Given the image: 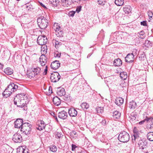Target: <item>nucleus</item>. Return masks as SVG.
I'll use <instances>...</instances> for the list:
<instances>
[{
    "label": "nucleus",
    "mask_w": 153,
    "mask_h": 153,
    "mask_svg": "<svg viewBox=\"0 0 153 153\" xmlns=\"http://www.w3.org/2000/svg\"><path fill=\"white\" fill-rule=\"evenodd\" d=\"M18 88V86L17 85L13 83H11L3 93V97L5 98L9 97L12 93L16 91Z\"/></svg>",
    "instance_id": "1"
},
{
    "label": "nucleus",
    "mask_w": 153,
    "mask_h": 153,
    "mask_svg": "<svg viewBox=\"0 0 153 153\" xmlns=\"http://www.w3.org/2000/svg\"><path fill=\"white\" fill-rule=\"evenodd\" d=\"M38 26L40 29H45L48 25V20L43 16L38 17L37 19Z\"/></svg>",
    "instance_id": "2"
},
{
    "label": "nucleus",
    "mask_w": 153,
    "mask_h": 153,
    "mask_svg": "<svg viewBox=\"0 0 153 153\" xmlns=\"http://www.w3.org/2000/svg\"><path fill=\"white\" fill-rule=\"evenodd\" d=\"M32 126L31 124L27 123H24L22 126L20 131L22 133L26 135H28L30 134Z\"/></svg>",
    "instance_id": "3"
},
{
    "label": "nucleus",
    "mask_w": 153,
    "mask_h": 153,
    "mask_svg": "<svg viewBox=\"0 0 153 153\" xmlns=\"http://www.w3.org/2000/svg\"><path fill=\"white\" fill-rule=\"evenodd\" d=\"M129 139L130 136L129 134L125 131L120 133L118 137V140L120 142L124 143L127 142Z\"/></svg>",
    "instance_id": "4"
},
{
    "label": "nucleus",
    "mask_w": 153,
    "mask_h": 153,
    "mask_svg": "<svg viewBox=\"0 0 153 153\" xmlns=\"http://www.w3.org/2000/svg\"><path fill=\"white\" fill-rule=\"evenodd\" d=\"M27 97L26 94H24V93H21L17 95L15 97V100L17 101L18 102L19 105H20V99H21V100H22V102L23 103H26V100L27 99Z\"/></svg>",
    "instance_id": "5"
},
{
    "label": "nucleus",
    "mask_w": 153,
    "mask_h": 153,
    "mask_svg": "<svg viewBox=\"0 0 153 153\" xmlns=\"http://www.w3.org/2000/svg\"><path fill=\"white\" fill-rule=\"evenodd\" d=\"M133 132L134 134L132 136V142L133 143H136L138 140L140 139L139 136L140 132L136 127H134V128Z\"/></svg>",
    "instance_id": "6"
},
{
    "label": "nucleus",
    "mask_w": 153,
    "mask_h": 153,
    "mask_svg": "<svg viewBox=\"0 0 153 153\" xmlns=\"http://www.w3.org/2000/svg\"><path fill=\"white\" fill-rule=\"evenodd\" d=\"M48 42V39L47 37L43 35V36H39L37 39V42L38 44L42 45V46H45V45Z\"/></svg>",
    "instance_id": "7"
},
{
    "label": "nucleus",
    "mask_w": 153,
    "mask_h": 153,
    "mask_svg": "<svg viewBox=\"0 0 153 153\" xmlns=\"http://www.w3.org/2000/svg\"><path fill=\"white\" fill-rule=\"evenodd\" d=\"M138 141V144L140 149H143L147 147L148 143L146 140L144 139L143 140H141L140 139L138 140L137 141Z\"/></svg>",
    "instance_id": "8"
},
{
    "label": "nucleus",
    "mask_w": 153,
    "mask_h": 153,
    "mask_svg": "<svg viewBox=\"0 0 153 153\" xmlns=\"http://www.w3.org/2000/svg\"><path fill=\"white\" fill-rule=\"evenodd\" d=\"M60 76L59 73L57 72H54L51 74L50 79L51 81L53 82H56L59 80L60 79Z\"/></svg>",
    "instance_id": "9"
},
{
    "label": "nucleus",
    "mask_w": 153,
    "mask_h": 153,
    "mask_svg": "<svg viewBox=\"0 0 153 153\" xmlns=\"http://www.w3.org/2000/svg\"><path fill=\"white\" fill-rule=\"evenodd\" d=\"M12 140L15 143H20L22 140V138L19 133H16L13 135Z\"/></svg>",
    "instance_id": "10"
},
{
    "label": "nucleus",
    "mask_w": 153,
    "mask_h": 153,
    "mask_svg": "<svg viewBox=\"0 0 153 153\" xmlns=\"http://www.w3.org/2000/svg\"><path fill=\"white\" fill-rule=\"evenodd\" d=\"M20 102H20V105H19L18 102L17 101H16L15 100V98H14V104L17 105V107H19L20 108H22V110L26 111L27 110V107L26 105V103H24L23 104L22 102V100H21V99H20Z\"/></svg>",
    "instance_id": "11"
},
{
    "label": "nucleus",
    "mask_w": 153,
    "mask_h": 153,
    "mask_svg": "<svg viewBox=\"0 0 153 153\" xmlns=\"http://www.w3.org/2000/svg\"><path fill=\"white\" fill-rule=\"evenodd\" d=\"M45 124L43 121H38L37 123L36 128L39 130H42L44 129L45 127Z\"/></svg>",
    "instance_id": "12"
},
{
    "label": "nucleus",
    "mask_w": 153,
    "mask_h": 153,
    "mask_svg": "<svg viewBox=\"0 0 153 153\" xmlns=\"http://www.w3.org/2000/svg\"><path fill=\"white\" fill-rule=\"evenodd\" d=\"M47 58L45 55H41L39 58V62L42 66H45L46 64Z\"/></svg>",
    "instance_id": "13"
},
{
    "label": "nucleus",
    "mask_w": 153,
    "mask_h": 153,
    "mask_svg": "<svg viewBox=\"0 0 153 153\" xmlns=\"http://www.w3.org/2000/svg\"><path fill=\"white\" fill-rule=\"evenodd\" d=\"M23 123L22 119H18L15 121V127L17 128H21Z\"/></svg>",
    "instance_id": "14"
},
{
    "label": "nucleus",
    "mask_w": 153,
    "mask_h": 153,
    "mask_svg": "<svg viewBox=\"0 0 153 153\" xmlns=\"http://www.w3.org/2000/svg\"><path fill=\"white\" fill-rule=\"evenodd\" d=\"M60 66V63L59 61L56 60L52 62L51 64V68L56 70L58 69Z\"/></svg>",
    "instance_id": "15"
},
{
    "label": "nucleus",
    "mask_w": 153,
    "mask_h": 153,
    "mask_svg": "<svg viewBox=\"0 0 153 153\" xmlns=\"http://www.w3.org/2000/svg\"><path fill=\"white\" fill-rule=\"evenodd\" d=\"M134 56L131 54V53H129L126 57L125 61L126 62L129 63L132 62L134 61Z\"/></svg>",
    "instance_id": "16"
},
{
    "label": "nucleus",
    "mask_w": 153,
    "mask_h": 153,
    "mask_svg": "<svg viewBox=\"0 0 153 153\" xmlns=\"http://www.w3.org/2000/svg\"><path fill=\"white\" fill-rule=\"evenodd\" d=\"M68 113L71 117H76L77 114V111L74 108H71L69 109Z\"/></svg>",
    "instance_id": "17"
},
{
    "label": "nucleus",
    "mask_w": 153,
    "mask_h": 153,
    "mask_svg": "<svg viewBox=\"0 0 153 153\" xmlns=\"http://www.w3.org/2000/svg\"><path fill=\"white\" fill-rule=\"evenodd\" d=\"M59 117L62 119H65L67 117V113L64 111H62L58 114Z\"/></svg>",
    "instance_id": "18"
},
{
    "label": "nucleus",
    "mask_w": 153,
    "mask_h": 153,
    "mask_svg": "<svg viewBox=\"0 0 153 153\" xmlns=\"http://www.w3.org/2000/svg\"><path fill=\"white\" fill-rule=\"evenodd\" d=\"M57 94L60 96H62L65 94V91L64 88H59L57 90Z\"/></svg>",
    "instance_id": "19"
},
{
    "label": "nucleus",
    "mask_w": 153,
    "mask_h": 153,
    "mask_svg": "<svg viewBox=\"0 0 153 153\" xmlns=\"http://www.w3.org/2000/svg\"><path fill=\"white\" fill-rule=\"evenodd\" d=\"M53 103L57 106L59 105L61 102V100L57 97H53Z\"/></svg>",
    "instance_id": "20"
},
{
    "label": "nucleus",
    "mask_w": 153,
    "mask_h": 153,
    "mask_svg": "<svg viewBox=\"0 0 153 153\" xmlns=\"http://www.w3.org/2000/svg\"><path fill=\"white\" fill-rule=\"evenodd\" d=\"M104 80L105 83L108 87L111 86L113 84V81L108 77L106 78Z\"/></svg>",
    "instance_id": "21"
},
{
    "label": "nucleus",
    "mask_w": 153,
    "mask_h": 153,
    "mask_svg": "<svg viewBox=\"0 0 153 153\" xmlns=\"http://www.w3.org/2000/svg\"><path fill=\"white\" fill-rule=\"evenodd\" d=\"M137 116L136 112H133L131 113L129 117L131 122H134V121H135L136 119Z\"/></svg>",
    "instance_id": "22"
},
{
    "label": "nucleus",
    "mask_w": 153,
    "mask_h": 153,
    "mask_svg": "<svg viewBox=\"0 0 153 153\" xmlns=\"http://www.w3.org/2000/svg\"><path fill=\"white\" fill-rule=\"evenodd\" d=\"M137 107L136 102L134 101L129 102L128 107L130 109H134Z\"/></svg>",
    "instance_id": "23"
},
{
    "label": "nucleus",
    "mask_w": 153,
    "mask_h": 153,
    "mask_svg": "<svg viewBox=\"0 0 153 153\" xmlns=\"http://www.w3.org/2000/svg\"><path fill=\"white\" fill-rule=\"evenodd\" d=\"M122 61L119 58H117L114 59V65L115 66H120L122 64Z\"/></svg>",
    "instance_id": "24"
},
{
    "label": "nucleus",
    "mask_w": 153,
    "mask_h": 153,
    "mask_svg": "<svg viewBox=\"0 0 153 153\" xmlns=\"http://www.w3.org/2000/svg\"><path fill=\"white\" fill-rule=\"evenodd\" d=\"M64 33V32L62 29H56L55 34L57 37H62Z\"/></svg>",
    "instance_id": "25"
},
{
    "label": "nucleus",
    "mask_w": 153,
    "mask_h": 153,
    "mask_svg": "<svg viewBox=\"0 0 153 153\" xmlns=\"http://www.w3.org/2000/svg\"><path fill=\"white\" fill-rule=\"evenodd\" d=\"M124 101L123 99L121 97L117 98L116 99L115 103L118 106H120L123 104Z\"/></svg>",
    "instance_id": "26"
},
{
    "label": "nucleus",
    "mask_w": 153,
    "mask_h": 153,
    "mask_svg": "<svg viewBox=\"0 0 153 153\" xmlns=\"http://www.w3.org/2000/svg\"><path fill=\"white\" fill-rule=\"evenodd\" d=\"M4 72L7 75H11L13 73V70L10 68L8 67L4 69Z\"/></svg>",
    "instance_id": "27"
},
{
    "label": "nucleus",
    "mask_w": 153,
    "mask_h": 153,
    "mask_svg": "<svg viewBox=\"0 0 153 153\" xmlns=\"http://www.w3.org/2000/svg\"><path fill=\"white\" fill-rule=\"evenodd\" d=\"M17 153H29L28 149H25L23 147H21L17 149Z\"/></svg>",
    "instance_id": "28"
},
{
    "label": "nucleus",
    "mask_w": 153,
    "mask_h": 153,
    "mask_svg": "<svg viewBox=\"0 0 153 153\" xmlns=\"http://www.w3.org/2000/svg\"><path fill=\"white\" fill-rule=\"evenodd\" d=\"M121 114L118 111H116L113 113V118L114 119H119L120 116Z\"/></svg>",
    "instance_id": "29"
},
{
    "label": "nucleus",
    "mask_w": 153,
    "mask_h": 153,
    "mask_svg": "<svg viewBox=\"0 0 153 153\" xmlns=\"http://www.w3.org/2000/svg\"><path fill=\"white\" fill-rule=\"evenodd\" d=\"M36 74H34L33 71L32 70V71H27V77L29 78H31L35 77Z\"/></svg>",
    "instance_id": "30"
},
{
    "label": "nucleus",
    "mask_w": 153,
    "mask_h": 153,
    "mask_svg": "<svg viewBox=\"0 0 153 153\" xmlns=\"http://www.w3.org/2000/svg\"><path fill=\"white\" fill-rule=\"evenodd\" d=\"M147 139L150 141H153V132L148 133L147 135Z\"/></svg>",
    "instance_id": "31"
},
{
    "label": "nucleus",
    "mask_w": 153,
    "mask_h": 153,
    "mask_svg": "<svg viewBox=\"0 0 153 153\" xmlns=\"http://www.w3.org/2000/svg\"><path fill=\"white\" fill-rule=\"evenodd\" d=\"M32 70L36 75L39 74L41 71L40 68L38 67L33 68V69H32Z\"/></svg>",
    "instance_id": "32"
},
{
    "label": "nucleus",
    "mask_w": 153,
    "mask_h": 153,
    "mask_svg": "<svg viewBox=\"0 0 153 153\" xmlns=\"http://www.w3.org/2000/svg\"><path fill=\"white\" fill-rule=\"evenodd\" d=\"M120 76L122 79L125 80L127 78V75L126 73L123 72H121L120 73Z\"/></svg>",
    "instance_id": "33"
},
{
    "label": "nucleus",
    "mask_w": 153,
    "mask_h": 153,
    "mask_svg": "<svg viewBox=\"0 0 153 153\" xmlns=\"http://www.w3.org/2000/svg\"><path fill=\"white\" fill-rule=\"evenodd\" d=\"M44 47H42L43 46H42L41 52L42 55H45V54L47 52V47L46 46H44Z\"/></svg>",
    "instance_id": "34"
},
{
    "label": "nucleus",
    "mask_w": 153,
    "mask_h": 153,
    "mask_svg": "<svg viewBox=\"0 0 153 153\" xmlns=\"http://www.w3.org/2000/svg\"><path fill=\"white\" fill-rule=\"evenodd\" d=\"M124 2V0H115V4L118 6L122 5Z\"/></svg>",
    "instance_id": "35"
},
{
    "label": "nucleus",
    "mask_w": 153,
    "mask_h": 153,
    "mask_svg": "<svg viewBox=\"0 0 153 153\" xmlns=\"http://www.w3.org/2000/svg\"><path fill=\"white\" fill-rule=\"evenodd\" d=\"M81 106L83 109H87L89 107V105L86 102L82 103L81 105Z\"/></svg>",
    "instance_id": "36"
},
{
    "label": "nucleus",
    "mask_w": 153,
    "mask_h": 153,
    "mask_svg": "<svg viewBox=\"0 0 153 153\" xmlns=\"http://www.w3.org/2000/svg\"><path fill=\"white\" fill-rule=\"evenodd\" d=\"M130 7L129 6H127L123 8V10L125 13L128 14L130 11Z\"/></svg>",
    "instance_id": "37"
},
{
    "label": "nucleus",
    "mask_w": 153,
    "mask_h": 153,
    "mask_svg": "<svg viewBox=\"0 0 153 153\" xmlns=\"http://www.w3.org/2000/svg\"><path fill=\"white\" fill-rule=\"evenodd\" d=\"M51 4H52L53 6L56 7L57 6L59 3L58 0H51Z\"/></svg>",
    "instance_id": "38"
},
{
    "label": "nucleus",
    "mask_w": 153,
    "mask_h": 153,
    "mask_svg": "<svg viewBox=\"0 0 153 153\" xmlns=\"http://www.w3.org/2000/svg\"><path fill=\"white\" fill-rule=\"evenodd\" d=\"M96 110L98 114L102 113L103 112V108L102 107H97L96 108Z\"/></svg>",
    "instance_id": "39"
},
{
    "label": "nucleus",
    "mask_w": 153,
    "mask_h": 153,
    "mask_svg": "<svg viewBox=\"0 0 153 153\" xmlns=\"http://www.w3.org/2000/svg\"><path fill=\"white\" fill-rule=\"evenodd\" d=\"M144 45L147 47H149L152 46V42L148 40H146L144 44Z\"/></svg>",
    "instance_id": "40"
},
{
    "label": "nucleus",
    "mask_w": 153,
    "mask_h": 153,
    "mask_svg": "<svg viewBox=\"0 0 153 153\" xmlns=\"http://www.w3.org/2000/svg\"><path fill=\"white\" fill-rule=\"evenodd\" d=\"M67 0H62V4L65 7H68L69 5Z\"/></svg>",
    "instance_id": "41"
},
{
    "label": "nucleus",
    "mask_w": 153,
    "mask_h": 153,
    "mask_svg": "<svg viewBox=\"0 0 153 153\" xmlns=\"http://www.w3.org/2000/svg\"><path fill=\"white\" fill-rule=\"evenodd\" d=\"M50 150L53 152H56L57 150L56 146L54 145H52L50 147Z\"/></svg>",
    "instance_id": "42"
},
{
    "label": "nucleus",
    "mask_w": 153,
    "mask_h": 153,
    "mask_svg": "<svg viewBox=\"0 0 153 153\" xmlns=\"http://www.w3.org/2000/svg\"><path fill=\"white\" fill-rule=\"evenodd\" d=\"M53 42L55 43V47L56 48H58L59 46L61 45L62 44V43L61 42L56 41V40H53Z\"/></svg>",
    "instance_id": "43"
},
{
    "label": "nucleus",
    "mask_w": 153,
    "mask_h": 153,
    "mask_svg": "<svg viewBox=\"0 0 153 153\" xmlns=\"http://www.w3.org/2000/svg\"><path fill=\"white\" fill-rule=\"evenodd\" d=\"M148 15L150 19H153V14L152 12L149 11L148 12Z\"/></svg>",
    "instance_id": "44"
},
{
    "label": "nucleus",
    "mask_w": 153,
    "mask_h": 153,
    "mask_svg": "<svg viewBox=\"0 0 153 153\" xmlns=\"http://www.w3.org/2000/svg\"><path fill=\"white\" fill-rule=\"evenodd\" d=\"M53 29H59L60 26L59 24L55 23L53 25Z\"/></svg>",
    "instance_id": "45"
},
{
    "label": "nucleus",
    "mask_w": 153,
    "mask_h": 153,
    "mask_svg": "<svg viewBox=\"0 0 153 153\" xmlns=\"http://www.w3.org/2000/svg\"><path fill=\"white\" fill-rule=\"evenodd\" d=\"M75 13V11H70L68 13V15L69 16L73 17Z\"/></svg>",
    "instance_id": "46"
},
{
    "label": "nucleus",
    "mask_w": 153,
    "mask_h": 153,
    "mask_svg": "<svg viewBox=\"0 0 153 153\" xmlns=\"http://www.w3.org/2000/svg\"><path fill=\"white\" fill-rule=\"evenodd\" d=\"M145 121H146L147 122H149L150 120H151V121H153V118L152 117H146V118L145 119Z\"/></svg>",
    "instance_id": "47"
},
{
    "label": "nucleus",
    "mask_w": 153,
    "mask_h": 153,
    "mask_svg": "<svg viewBox=\"0 0 153 153\" xmlns=\"http://www.w3.org/2000/svg\"><path fill=\"white\" fill-rule=\"evenodd\" d=\"M137 50L135 49H133L132 53H131V54L133 55L134 57L137 55Z\"/></svg>",
    "instance_id": "48"
},
{
    "label": "nucleus",
    "mask_w": 153,
    "mask_h": 153,
    "mask_svg": "<svg viewBox=\"0 0 153 153\" xmlns=\"http://www.w3.org/2000/svg\"><path fill=\"white\" fill-rule=\"evenodd\" d=\"M105 0H98V4H99L103 5Z\"/></svg>",
    "instance_id": "49"
},
{
    "label": "nucleus",
    "mask_w": 153,
    "mask_h": 153,
    "mask_svg": "<svg viewBox=\"0 0 153 153\" xmlns=\"http://www.w3.org/2000/svg\"><path fill=\"white\" fill-rule=\"evenodd\" d=\"M141 25L144 26H146L147 25L146 21H143L140 22Z\"/></svg>",
    "instance_id": "50"
},
{
    "label": "nucleus",
    "mask_w": 153,
    "mask_h": 153,
    "mask_svg": "<svg viewBox=\"0 0 153 153\" xmlns=\"http://www.w3.org/2000/svg\"><path fill=\"white\" fill-rule=\"evenodd\" d=\"M61 136L62 134H61L60 133L58 132H57L56 133V137H58L59 138L61 137Z\"/></svg>",
    "instance_id": "51"
},
{
    "label": "nucleus",
    "mask_w": 153,
    "mask_h": 153,
    "mask_svg": "<svg viewBox=\"0 0 153 153\" xmlns=\"http://www.w3.org/2000/svg\"><path fill=\"white\" fill-rule=\"evenodd\" d=\"M76 132L75 131H73L71 132V136H73L74 135H76Z\"/></svg>",
    "instance_id": "52"
},
{
    "label": "nucleus",
    "mask_w": 153,
    "mask_h": 153,
    "mask_svg": "<svg viewBox=\"0 0 153 153\" xmlns=\"http://www.w3.org/2000/svg\"><path fill=\"white\" fill-rule=\"evenodd\" d=\"M81 7H77L76 10V11L77 13H78L81 10Z\"/></svg>",
    "instance_id": "53"
},
{
    "label": "nucleus",
    "mask_w": 153,
    "mask_h": 153,
    "mask_svg": "<svg viewBox=\"0 0 153 153\" xmlns=\"http://www.w3.org/2000/svg\"><path fill=\"white\" fill-rule=\"evenodd\" d=\"M47 71H48L47 66H46V68L45 69L44 72L43 73V74L44 75H46L47 74Z\"/></svg>",
    "instance_id": "54"
},
{
    "label": "nucleus",
    "mask_w": 153,
    "mask_h": 153,
    "mask_svg": "<svg viewBox=\"0 0 153 153\" xmlns=\"http://www.w3.org/2000/svg\"><path fill=\"white\" fill-rule=\"evenodd\" d=\"M140 35L143 36L145 34V33L143 31H141L138 33Z\"/></svg>",
    "instance_id": "55"
},
{
    "label": "nucleus",
    "mask_w": 153,
    "mask_h": 153,
    "mask_svg": "<svg viewBox=\"0 0 153 153\" xmlns=\"http://www.w3.org/2000/svg\"><path fill=\"white\" fill-rule=\"evenodd\" d=\"M49 92L50 94H51L52 93V87H50L49 88Z\"/></svg>",
    "instance_id": "56"
},
{
    "label": "nucleus",
    "mask_w": 153,
    "mask_h": 153,
    "mask_svg": "<svg viewBox=\"0 0 153 153\" xmlns=\"http://www.w3.org/2000/svg\"><path fill=\"white\" fill-rule=\"evenodd\" d=\"M76 147V146L75 145L72 144V150L74 151Z\"/></svg>",
    "instance_id": "57"
},
{
    "label": "nucleus",
    "mask_w": 153,
    "mask_h": 153,
    "mask_svg": "<svg viewBox=\"0 0 153 153\" xmlns=\"http://www.w3.org/2000/svg\"><path fill=\"white\" fill-rule=\"evenodd\" d=\"M149 128H150V129L152 130H153V123L150 124V127Z\"/></svg>",
    "instance_id": "58"
},
{
    "label": "nucleus",
    "mask_w": 153,
    "mask_h": 153,
    "mask_svg": "<svg viewBox=\"0 0 153 153\" xmlns=\"http://www.w3.org/2000/svg\"><path fill=\"white\" fill-rule=\"evenodd\" d=\"M51 114L54 117V118L56 120H57V117L56 116H55L54 115H55L54 113L53 112L52 114Z\"/></svg>",
    "instance_id": "59"
},
{
    "label": "nucleus",
    "mask_w": 153,
    "mask_h": 153,
    "mask_svg": "<svg viewBox=\"0 0 153 153\" xmlns=\"http://www.w3.org/2000/svg\"><path fill=\"white\" fill-rule=\"evenodd\" d=\"M145 121V120H143V121H141L140 122H139V123L140 125H142V124H143L144 123Z\"/></svg>",
    "instance_id": "60"
},
{
    "label": "nucleus",
    "mask_w": 153,
    "mask_h": 153,
    "mask_svg": "<svg viewBox=\"0 0 153 153\" xmlns=\"http://www.w3.org/2000/svg\"><path fill=\"white\" fill-rule=\"evenodd\" d=\"M3 67V65L2 64L0 63V70L2 69Z\"/></svg>",
    "instance_id": "61"
},
{
    "label": "nucleus",
    "mask_w": 153,
    "mask_h": 153,
    "mask_svg": "<svg viewBox=\"0 0 153 153\" xmlns=\"http://www.w3.org/2000/svg\"><path fill=\"white\" fill-rule=\"evenodd\" d=\"M40 4L42 7L44 8L46 7L45 6V5L42 4V3H40Z\"/></svg>",
    "instance_id": "62"
},
{
    "label": "nucleus",
    "mask_w": 153,
    "mask_h": 153,
    "mask_svg": "<svg viewBox=\"0 0 153 153\" xmlns=\"http://www.w3.org/2000/svg\"><path fill=\"white\" fill-rule=\"evenodd\" d=\"M60 54H58L56 55V56L57 57H60Z\"/></svg>",
    "instance_id": "63"
},
{
    "label": "nucleus",
    "mask_w": 153,
    "mask_h": 153,
    "mask_svg": "<svg viewBox=\"0 0 153 153\" xmlns=\"http://www.w3.org/2000/svg\"><path fill=\"white\" fill-rule=\"evenodd\" d=\"M90 56H89V54L87 58H88V57H90Z\"/></svg>",
    "instance_id": "64"
}]
</instances>
